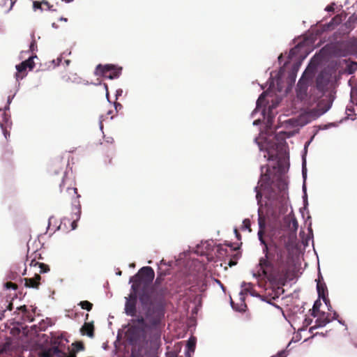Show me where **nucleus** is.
I'll list each match as a JSON object with an SVG mask.
<instances>
[{
	"mask_svg": "<svg viewBox=\"0 0 357 357\" xmlns=\"http://www.w3.org/2000/svg\"><path fill=\"white\" fill-rule=\"evenodd\" d=\"M41 277L39 274H36L33 278H24V285L26 287L38 289L40 284V280Z\"/></svg>",
	"mask_w": 357,
	"mask_h": 357,
	"instance_id": "nucleus-11",
	"label": "nucleus"
},
{
	"mask_svg": "<svg viewBox=\"0 0 357 357\" xmlns=\"http://www.w3.org/2000/svg\"><path fill=\"white\" fill-rule=\"evenodd\" d=\"M122 68L113 64H99L96 68L95 74L105 78L113 79L118 78L121 74Z\"/></svg>",
	"mask_w": 357,
	"mask_h": 357,
	"instance_id": "nucleus-7",
	"label": "nucleus"
},
{
	"mask_svg": "<svg viewBox=\"0 0 357 357\" xmlns=\"http://www.w3.org/2000/svg\"><path fill=\"white\" fill-rule=\"evenodd\" d=\"M294 226L296 227L297 226V222L296 221H294Z\"/></svg>",
	"mask_w": 357,
	"mask_h": 357,
	"instance_id": "nucleus-51",
	"label": "nucleus"
},
{
	"mask_svg": "<svg viewBox=\"0 0 357 357\" xmlns=\"http://www.w3.org/2000/svg\"><path fill=\"white\" fill-rule=\"evenodd\" d=\"M6 289H13L16 290L17 289V284L12 282H8L5 284Z\"/></svg>",
	"mask_w": 357,
	"mask_h": 357,
	"instance_id": "nucleus-29",
	"label": "nucleus"
},
{
	"mask_svg": "<svg viewBox=\"0 0 357 357\" xmlns=\"http://www.w3.org/2000/svg\"><path fill=\"white\" fill-rule=\"evenodd\" d=\"M42 3L39 2V1H33V9L34 10H36V9H40V10H43L42 8Z\"/></svg>",
	"mask_w": 357,
	"mask_h": 357,
	"instance_id": "nucleus-32",
	"label": "nucleus"
},
{
	"mask_svg": "<svg viewBox=\"0 0 357 357\" xmlns=\"http://www.w3.org/2000/svg\"><path fill=\"white\" fill-rule=\"evenodd\" d=\"M132 282L131 291L128 297H126L125 313L131 317H135L137 313V300L139 299L142 310L151 327L159 326L158 323H153L151 318L149 317L148 312L151 309V300L148 292L144 289V284L140 283L137 274L130 278Z\"/></svg>",
	"mask_w": 357,
	"mask_h": 357,
	"instance_id": "nucleus-3",
	"label": "nucleus"
},
{
	"mask_svg": "<svg viewBox=\"0 0 357 357\" xmlns=\"http://www.w3.org/2000/svg\"><path fill=\"white\" fill-rule=\"evenodd\" d=\"M218 253L219 255H223L227 253V250L225 249V248H223L222 247H220L218 249Z\"/></svg>",
	"mask_w": 357,
	"mask_h": 357,
	"instance_id": "nucleus-34",
	"label": "nucleus"
},
{
	"mask_svg": "<svg viewBox=\"0 0 357 357\" xmlns=\"http://www.w3.org/2000/svg\"><path fill=\"white\" fill-rule=\"evenodd\" d=\"M187 346L189 350L194 351L195 347V341L194 340H190L188 342Z\"/></svg>",
	"mask_w": 357,
	"mask_h": 357,
	"instance_id": "nucleus-30",
	"label": "nucleus"
},
{
	"mask_svg": "<svg viewBox=\"0 0 357 357\" xmlns=\"http://www.w3.org/2000/svg\"><path fill=\"white\" fill-rule=\"evenodd\" d=\"M29 50L31 52H34L36 50H37V44L34 39L32 40L30 44Z\"/></svg>",
	"mask_w": 357,
	"mask_h": 357,
	"instance_id": "nucleus-31",
	"label": "nucleus"
},
{
	"mask_svg": "<svg viewBox=\"0 0 357 357\" xmlns=\"http://www.w3.org/2000/svg\"><path fill=\"white\" fill-rule=\"evenodd\" d=\"M314 59H315V57H314L310 61V63L307 68V70H314L316 68L317 63L315 62Z\"/></svg>",
	"mask_w": 357,
	"mask_h": 357,
	"instance_id": "nucleus-28",
	"label": "nucleus"
},
{
	"mask_svg": "<svg viewBox=\"0 0 357 357\" xmlns=\"http://www.w3.org/2000/svg\"><path fill=\"white\" fill-rule=\"evenodd\" d=\"M82 309L91 311L93 307V304L88 301H80L78 304Z\"/></svg>",
	"mask_w": 357,
	"mask_h": 357,
	"instance_id": "nucleus-20",
	"label": "nucleus"
},
{
	"mask_svg": "<svg viewBox=\"0 0 357 357\" xmlns=\"http://www.w3.org/2000/svg\"><path fill=\"white\" fill-rule=\"evenodd\" d=\"M258 237L264 245V256L260 257L254 276L278 287L284 286L293 280L294 271L290 252V239L282 236L277 241L268 244L264 239V231H258Z\"/></svg>",
	"mask_w": 357,
	"mask_h": 357,
	"instance_id": "nucleus-1",
	"label": "nucleus"
},
{
	"mask_svg": "<svg viewBox=\"0 0 357 357\" xmlns=\"http://www.w3.org/2000/svg\"><path fill=\"white\" fill-rule=\"evenodd\" d=\"M264 98H265V95H264V93H261V94L260 95V96L259 97V98H258V100H257V105H259V102H260L262 100H264Z\"/></svg>",
	"mask_w": 357,
	"mask_h": 357,
	"instance_id": "nucleus-37",
	"label": "nucleus"
},
{
	"mask_svg": "<svg viewBox=\"0 0 357 357\" xmlns=\"http://www.w3.org/2000/svg\"><path fill=\"white\" fill-rule=\"evenodd\" d=\"M330 314H326L324 312H321L319 314H318V318L315 321V326L316 327H324L327 324H328L331 319L329 317Z\"/></svg>",
	"mask_w": 357,
	"mask_h": 357,
	"instance_id": "nucleus-12",
	"label": "nucleus"
},
{
	"mask_svg": "<svg viewBox=\"0 0 357 357\" xmlns=\"http://www.w3.org/2000/svg\"><path fill=\"white\" fill-rule=\"evenodd\" d=\"M73 349L75 352H78L84 349V345L82 342H75L72 344Z\"/></svg>",
	"mask_w": 357,
	"mask_h": 357,
	"instance_id": "nucleus-23",
	"label": "nucleus"
},
{
	"mask_svg": "<svg viewBox=\"0 0 357 357\" xmlns=\"http://www.w3.org/2000/svg\"><path fill=\"white\" fill-rule=\"evenodd\" d=\"M80 213H81V208L79 209V212L78 211H76V213H75L76 218L74 219L72 222H70V220L69 219L63 218L61 222V224L66 225V222H68V223H70L71 229L72 230L75 229L77 227V221L79 219Z\"/></svg>",
	"mask_w": 357,
	"mask_h": 357,
	"instance_id": "nucleus-15",
	"label": "nucleus"
},
{
	"mask_svg": "<svg viewBox=\"0 0 357 357\" xmlns=\"http://www.w3.org/2000/svg\"><path fill=\"white\" fill-rule=\"evenodd\" d=\"M356 66H357V63H352V64H351V67L352 68H354V69H356Z\"/></svg>",
	"mask_w": 357,
	"mask_h": 357,
	"instance_id": "nucleus-45",
	"label": "nucleus"
},
{
	"mask_svg": "<svg viewBox=\"0 0 357 357\" xmlns=\"http://www.w3.org/2000/svg\"><path fill=\"white\" fill-rule=\"evenodd\" d=\"M66 352L62 351L58 347H53L41 352V357H64Z\"/></svg>",
	"mask_w": 357,
	"mask_h": 357,
	"instance_id": "nucleus-9",
	"label": "nucleus"
},
{
	"mask_svg": "<svg viewBox=\"0 0 357 357\" xmlns=\"http://www.w3.org/2000/svg\"><path fill=\"white\" fill-rule=\"evenodd\" d=\"M337 317H338L337 313L336 312H333V318H332V319H331V320H332V319H336L337 318Z\"/></svg>",
	"mask_w": 357,
	"mask_h": 357,
	"instance_id": "nucleus-42",
	"label": "nucleus"
},
{
	"mask_svg": "<svg viewBox=\"0 0 357 357\" xmlns=\"http://www.w3.org/2000/svg\"><path fill=\"white\" fill-rule=\"evenodd\" d=\"M165 275V273H163L162 272H158V274L155 280V282L152 286H155L157 287L158 286L162 285V282L164 280Z\"/></svg>",
	"mask_w": 357,
	"mask_h": 357,
	"instance_id": "nucleus-22",
	"label": "nucleus"
},
{
	"mask_svg": "<svg viewBox=\"0 0 357 357\" xmlns=\"http://www.w3.org/2000/svg\"><path fill=\"white\" fill-rule=\"evenodd\" d=\"M238 255L239 254L238 253H236L234 255V257L235 258V259H230L229 262H228V265L231 267L234 265H236L237 264V259L238 258Z\"/></svg>",
	"mask_w": 357,
	"mask_h": 357,
	"instance_id": "nucleus-27",
	"label": "nucleus"
},
{
	"mask_svg": "<svg viewBox=\"0 0 357 357\" xmlns=\"http://www.w3.org/2000/svg\"><path fill=\"white\" fill-rule=\"evenodd\" d=\"M81 333L82 334H86L90 337H93L94 336V326L93 323H84L81 328Z\"/></svg>",
	"mask_w": 357,
	"mask_h": 357,
	"instance_id": "nucleus-14",
	"label": "nucleus"
},
{
	"mask_svg": "<svg viewBox=\"0 0 357 357\" xmlns=\"http://www.w3.org/2000/svg\"><path fill=\"white\" fill-rule=\"evenodd\" d=\"M255 191L257 192L256 199H257L258 202H260L261 199L262 197V195L259 191L257 190V187H255Z\"/></svg>",
	"mask_w": 357,
	"mask_h": 357,
	"instance_id": "nucleus-35",
	"label": "nucleus"
},
{
	"mask_svg": "<svg viewBox=\"0 0 357 357\" xmlns=\"http://www.w3.org/2000/svg\"><path fill=\"white\" fill-rule=\"evenodd\" d=\"M17 73L15 74V77L17 79L23 78V77L26 75L24 73L26 70V68L22 62L19 65L16 66Z\"/></svg>",
	"mask_w": 357,
	"mask_h": 357,
	"instance_id": "nucleus-17",
	"label": "nucleus"
},
{
	"mask_svg": "<svg viewBox=\"0 0 357 357\" xmlns=\"http://www.w3.org/2000/svg\"><path fill=\"white\" fill-rule=\"evenodd\" d=\"M26 274V269L24 270V272L23 273V275Z\"/></svg>",
	"mask_w": 357,
	"mask_h": 357,
	"instance_id": "nucleus-56",
	"label": "nucleus"
},
{
	"mask_svg": "<svg viewBox=\"0 0 357 357\" xmlns=\"http://www.w3.org/2000/svg\"><path fill=\"white\" fill-rule=\"evenodd\" d=\"M63 79L66 82H68V80L70 79V77L69 76H68L67 75H65L62 77Z\"/></svg>",
	"mask_w": 357,
	"mask_h": 357,
	"instance_id": "nucleus-40",
	"label": "nucleus"
},
{
	"mask_svg": "<svg viewBox=\"0 0 357 357\" xmlns=\"http://www.w3.org/2000/svg\"><path fill=\"white\" fill-rule=\"evenodd\" d=\"M321 302L320 301L317 300L314 302L313 307H312V312L311 313V315L314 317H316L318 316V314L320 313L319 307L321 306Z\"/></svg>",
	"mask_w": 357,
	"mask_h": 357,
	"instance_id": "nucleus-18",
	"label": "nucleus"
},
{
	"mask_svg": "<svg viewBox=\"0 0 357 357\" xmlns=\"http://www.w3.org/2000/svg\"><path fill=\"white\" fill-rule=\"evenodd\" d=\"M18 310L24 313H27V311H29L26 308V305H22L20 307H18Z\"/></svg>",
	"mask_w": 357,
	"mask_h": 357,
	"instance_id": "nucleus-36",
	"label": "nucleus"
},
{
	"mask_svg": "<svg viewBox=\"0 0 357 357\" xmlns=\"http://www.w3.org/2000/svg\"><path fill=\"white\" fill-rule=\"evenodd\" d=\"M135 349L132 350V357H135Z\"/></svg>",
	"mask_w": 357,
	"mask_h": 357,
	"instance_id": "nucleus-49",
	"label": "nucleus"
},
{
	"mask_svg": "<svg viewBox=\"0 0 357 357\" xmlns=\"http://www.w3.org/2000/svg\"><path fill=\"white\" fill-rule=\"evenodd\" d=\"M317 289L319 298H322L325 304H327V301L329 303V299L326 297L328 290L325 283L318 280L317 284Z\"/></svg>",
	"mask_w": 357,
	"mask_h": 357,
	"instance_id": "nucleus-10",
	"label": "nucleus"
},
{
	"mask_svg": "<svg viewBox=\"0 0 357 357\" xmlns=\"http://www.w3.org/2000/svg\"><path fill=\"white\" fill-rule=\"evenodd\" d=\"M234 232L236 234V236L237 238L240 239L241 238V234H239V232L238 231V230L236 229L234 230Z\"/></svg>",
	"mask_w": 357,
	"mask_h": 357,
	"instance_id": "nucleus-41",
	"label": "nucleus"
},
{
	"mask_svg": "<svg viewBox=\"0 0 357 357\" xmlns=\"http://www.w3.org/2000/svg\"><path fill=\"white\" fill-rule=\"evenodd\" d=\"M243 225H244V227L247 229H249V231H251L250 229V221L249 219H245L243 220Z\"/></svg>",
	"mask_w": 357,
	"mask_h": 357,
	"instance_id": "nucleus-33",
	"label": "nucleus"
},
{
	"mask_svg": "<svg viewBox=\"0 0 357 357\" xmlns=\"http://www.w3.org/2000/svg\"><path fill=\"white\" fill-rule=\"evenodd\" d=\"M145 319H146V317H144L142 316L138 317L136 319L132 320V324H136L137 326H142V327H144V328H146L147 327L151 328V326L147 325L146 323ZM158 326H157L158 328ZM151 328H156V327H151Z\"/></svg>",
	"mask_w": 357,
	"mask_h": 357,
	"instance_id": "nucleus-16",
	"label": "nucleus"
},
{
	"mask_svg": "<svg viewBox=\"0 0 357 357\" xmlns=\"http://www.w3.org/2000/svg\"><path fill=\"white\" fill-rule=\"evenodd\" d=\"M9 310H12V304L11 303L9 305Z\"/></svg>",
	"mask_w": 357,
	"mask_h": 357,
	"instance_id": "nucleus-53",
	"label": "nucleus"
},
{
	"mask_svg": "<svg viewBox=\"0 0 357 357\" xmlns=\"http://www.w3.org/2000/svg\"><path fill=\"white\" fill-rule=\"evenodd\" d=\"M37 266H38L39 268H40V273H47L50 271L49 266L44 263L40 262L39 264H38Z\"/></svg>",
	"mask_w": 357,
	"mask_h": 357,
	"instance_id": "nucleus-25",
	"label": "nucleus"
},
{
	"mask_svg": "<svg viewBox=\"0 0 357 357\" xmlns=\"http://www.w3.org/2000/svg\"><path fill=\"white\" fill-rule=\"evenodd\" d=\"M227 245H228L229 247H230V248H231V250H236V248H232V245H231V243L228 244Z\"/></svg>",
	"mask_w": 357,
	"mask_h": 357,
	"instance_id": "nucleus-50",
	"label": "nucleus"
},
{
	"mask_svg": "<svg viewBox=\"0 0 357 357\" xmlns=\"http://www.w3.org/2000/svg\"><path fill=\"white\" fill-rule=\"evenodd\" d=\"M337 17L333 18L332 21H336Z\"/></svg>",
	"mask_w": 357,
	"mask_h": 357,
	"instance_id": "nucleus-54",
	"label": "nucleus"
},
{
	"mask_svg": "<svg viewBox=\"0 0 357 357\" xmlns=\"http://www.w3.org/2000/svg\"><path fill=\"white\" fill-rule=\"evenodd\" d=\"M55 173H56V174H60V173H61V174H63V170H62V169H61V168L59 170H58V171H55Z\"/></svg>",
	"mask_w": 357,
	"mask_h": 357,
	"instance_id": "nucleus-44",
	"label": "nucleus"
},
{
	"mask_svg": "<svg viewBox=\"0 0 357 357\" xmlns=\"http://www.w3.org/2000/svg\"><path fill=\"white\" fill-rule=\"evenodd\" d=\"M326 305L328 307V310H331V305L330 302L328 303V302L327 301V304H326Z\"/></svg>",
	"mask_w": 357,
	"mask_h": 357,
	"instance_id": "nucleus-47",
	"label": "nucleus"
},
{
	"mask_svg": "<svg viewBox=\"0 0 357 357\" xmlns=\"http://www.w3.org/2000/svg\"><path fill=\"white\" fill-rule=\"evenodd\" d=\"M24 320L29 322H32L34 321L33 315L29 312L27 311V313H24Z\"/></svg>",
	"mask_w": 357,
	"mask_h": 357,
	"instance_id": "nucleus-26",
	"label": "nucleus"
},
{
	"mask_svg": "<svg viewBox=\"0 0 357 357\" xmlns=\"http://www.w3.org/2000/svg\"><path fill=\"white\" fill-rule=\"evenodd\" d=\"M190 284V280H187V278H185V281L184 284L187 285V284Z\"/></svg>",
	"mask_w": 357,
	"mask_h": 357,
	"instance_id": "nucleus-48",
	"label": "nucleus"
},
{
	"mask_svg": "<svg viewBox=\"0 0 357 357\" xmlns=\"http://www.w3.org/2000/svg\"><path fill=\"white\" fill-rule=\"evenodd\" d=\"M14 4L13 0H0V6L6 10H10Z\"/></svg>",
	"mask_w": 357,
	"mask_h": 357,
	"instance_id": "nucleus-19",
	"label": "nucleus"
},
{
	"mask_svg": "<svg viewBox=\"0 0 357 357\" xmlns=\"http://www.w3.org/2000/svg\"><path fill=\"white\" fill-rule=\"evenodd\" d=\"M22 63L25 66V67L26 68H29V70H32L35 66L33 56H30L28 59L22 61Z\"/></svg>",
	"mask_w": 357,
	"mask_h": 357,
	"instance_id": "nucleus-21",
	"label": "nucleus"
},
{
	"mask_svg": "<svg viewBox=\"0 0 357 357\" xmlns=\"http://www.w3.org/2000/svg\"><path fill=\"white\" fill-rule=\"evenodd\" d=\"M326 10L329 11V12H331V11H334V7H333V5H329V6H326Z\"/></svg>",
	"mask_w": 357,
	"mask_h": 357,
	"instance_id": "nucleus-39",
	"label": "nucleus"
},
{
	"mask_svg": "<svg viewBox=\"0 0 357 357\" xmlns=\"http://www.w3.org/2000/svg\"><path fill=\"white\" fill-rule=\"evenodd\" d=\"M57 60H58V63H57V64H59V62H61V59H60V58H58V59H57Z\"/></svg>",
	"mask_w": 357,
	"mask_h": 357,
	"instance_id": "nucleus-52",
	"label": "nucleus"
},
{
	"mask_svg": "<svg viewBox=\"0 0 357 357\" xmlns=\"http://www.w3.org/2000/svg\"><path fill=\"white\" fill-rule=\"evenodd\" d=\"M329 82V77L324 72H321L316 78V87L319 91H324Z\"/></svg>",
	"mask_w": 357,
	"mask_h": 357,
	"instance_id": "nucleus-8",
	"label": "nucleus"
},
{
	"mask_svg": "<svg viewBox=\"0 0 357 357\" xmlns=\"http://www.w3.org/2000/svg\"><path fill=\"white\" fill-rule=\"evenodd\" d=\"M43 4L47 7V9L51 10L52 6H51L47 1H43Z\"/></svg>",
	"mask_w": 357,
	"mask_h": 357,
	"instance_id": "nucleus-38",
	"label": "nucleus"
},
{
	"mask_svg": "<svg viewBox=\"0 0 357 357\" xmlns=\"http://www.w3.org/2000/svg\"><path fill=\"white\" fill-rule=\"evenodd\" d=\"M126 338L130 345L138 348V353L142 356V351L148 353L157 350L160 345V334L151 333L148 335L146 328L142 326L132 324L126 332Z\"/></svg>",
	"mask_w": 357,
	"mask_h": 357,
	"instance_id": "nucleus-4",
	"label": "nucleus"
},
{
	"mask_svg": "<svg viewBox=\"0 0 357 357\" xmlns=\"http://www.w3.org/2000/svg\"><path fill=\"white\" fill-rule=\"evenodd\" d=\"M326 305L328 307V310H331V305L330 302L328 303V302L327 301V304H326Z\"/></svg>",
	"mask_w": 357,
	"mask_h": 357,
	"instance_id": "nucleus-46",
	"label": "nucleus"
},
{
	"mask_svg": "<svg viewBox=\"0 0 357 357\" xmlns=\"http://www.w3.org/2000/svg\"><path fill=\"white\" fill-rule=\"evenodd\" d=\"M61 20H64V21H66V22L67 21V19H66V18H61Z\"/></svg>",
	"mask_w": 357,
	"mask_h": 357,
	"instance_id": "nucleus-55",
	"label": "nucleus"
},
{
	"mask_svg": "<svg viewBox=\"0 0 357 357\" xmlns=\"http://www.w3.org/2000/svg\"><path fill=\"white\" fill-rule=\"evenodd\" d=\"M40 259H43L41 253L39 251H36L31 256L27 257L26 261L29 263L30 266H36L40 263L38 260Z\"/></svg>",
	"mask_w": 357,
	"mask_h": 357,
	"instance_id": "nucleus-13",
	"label": "nucleus"
},
{
	"mask_svg": "<svg viewBox=\"0 0 357 357\" xmlns=\"http://www.w3.org/2000/svg\"><path fill=\"white\" fill-rule=\"evenodd\" d=\"M139 282L144 284V289L148 292L151 300V309L148 312L149 317L151 318L153 323H158L160 326L165 313V296L169 294V289L166 286H152L155 277L153 269L150 266H144L139 270L137 273Z\"/></svg>",
	"mask_w": 357,
	"mask_h": 357,
	"instance_id": "nucleus-2",
	"label": "nucleus"
},
{
	"mask_svg": "<svg viewBox=\"0 0 357 357\" xmlns=\"http://www.w3.org/2000/svg\"><path fill=\"white\" fill-rule=\"evenodd\" d=\"M62 181L59 185L60 191L62 194V199L63 201H69L75 206V210L79 212L81 208L80 202L79 200V195L77 193V189L75 187H71V184H68L70 179H68L64 175L62 176Z\"/></svg>",
	"mask_w": 357,
	"mask_h": 357,
	"instance_id": "nucleus-5",
	"label": "nucleus"
},
{
	"mask_svg": "<svg viewBox=\"0 0 357 357\" xmlns=\"http://www.w3.org/2000/svg\"><path fill=\"white\" fill-rule=\"evenodd\" d=\"M258 224H259V230L264 231L266 227V220L264 216L259 214V218H258Z\"/></svg>",
	"mask_w": 357,
	"mask_h": 357,
	"instance_id": "nucleus-24",
	"label": "nucleus"
},
{
	"mask_svg": "<svg viewBox=\"0 0 357 357\" xmlns=\"http://www.w3.org/2000/svg\"><path fill=\"white\" fill-rule=\"evenodd\" d=\"M287 188V184L285 181L282 178H278L270 184L266 197L270 200H278L280 197L284 199Z\"/></svg>",
	"mask_w": 357,
	"mask_h": 357,
	"instance_id": "nucleus-6",
	"label": "nucleus"
},
{
	"mask_svg": "<svg viewBox=\"0 0 357 357\" xmlns=\"http://www.w3.org/2000/svg\"><path fill=\"white\" fill-rule=\"evenodd\" d=\"M298 86L299 87L300 92H301L303 87L301 86V81L298 82Z\"/></svg>",
	"mask_w": 357,
	"mask_h": 357,
	"instance_id": "nucleus-43",
	"label": "nucleus"
}]
</instances>
